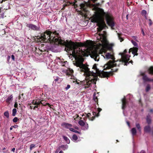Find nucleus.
<instances>
[{"label": "nucleus", "mask_w": 153, "mask_h": 153, "mask_svg": "<svg viewBox=\"0 0 153 153\" xmlns=\"http://www.w3.org/2000/svg\"><path fill=\"white\" fill-rule=\"evenodd\" d=\"M59 34L57 33L56 31L53 32L47 30L44 33L41 34L40 36H38L37 38L39 39H41L42 42H50L54 43L56 45L60 44L65 46V50L69 51L73 50L72 53L75 54V50L79 47H87L90 46L91 44V41L87 40L86 43H83L81 42H74L71 41L66 40V42L62 40L59 38Z\"/></svg>", "instance_id": "obj_1"}, {"label": "nucleus", "mask_w": 153, "mask_h": 153, "mask_svg": "<svg viewBox=\"0 0 153 153\" xmlns=\"http://www.w3.org/2000/svg\"><path fill=\"white\" fill-rule=\"evenodd\" d=\"M105 18L107 24L113 29L114 26V22L113 18L108 13H106L103 10H101L96 12L92 16L91 21V22H96L98 25L97 28V32H100L106 26L104 21V18Z\"/></svg>", "instance_id": "obj_2"}, {"label": "nucleus", "mask_w": 153, "mask_h": 153, "mask_svg": "<svg viewBox=\"0 0 153 153\" xmlns=\"http://www.w3.org/2000/svg\"><path fill=\"white\" fill-rule=\"evenodd\" d=\"M75 65L79 67V70L81 72L84 73V76H85V80L82 82V84L85 86V88L90 87L93 83H96L97 77L95 74L90 71L89 68L84 64L82 61L79 60H77L75 63Z\"/></svg>", "instance_id": "obj_3"}, {"label": "nucleus", "mask_w": 153, "mask_h": 153, "mask_svg": "<svg viewBox=\"0 0 153 153\" xmlns=\"http://www.w3.org/2000/svg\"><path fill=\"white\" fill-rule=\"evenodd\" d=\"M105 56L107 59H111L112 60H109L104 66V70L109 69L114 67L120 66V64L119 63V60H115V58L112 52L108 53H106Z\"/></svg>", "instance_id": "obj_4"}, {"label": "nucleus", "mask_w": 153, "mask_h": 153, "mask_svg": "<svg viewBox=\"0 0 153 153\" xmlns=\"http://www.w3.org/2000/svg\"><path fill=\"white\" fill-rule=\"evenodd\" d=\"M92 68L94 70H96V72H98L99 71L100 73V76H102L103 77H109L110 76L112 75V72H117L118 70V68L114 69L112 68L111 69L112 71L111 72H105L103 71H100L99 70V69L97 68V64H94L93 65Z\"/></svg>", "instance_id": "obj_5"}, {"label": "nucleus", "mask_w": 153, "mask_h": 153, "mask_svg": "<svg viewBox=\"0 0 153 153\" xmlns=\"http://www.w3.org/2000/svg\"><path fill=\"white\" fill-rule=\"evenodd\" d=\"M130 57V56L125 55L123 54L122 55V59H120L119 60V63H120V65L122 64L123 65V63H124V65L126 66H127L128 64L130 63L133 64V62L132 60L129 61Z\"/></svg>", "instance_id": "obj_6"}, {"label": "nucleus", "mask_w": 153, "mask_h": 153, "mask_svg": "<svg viewBox=\"0 0 153 153\" xmlns=\"http://www.w3.org/2000/svg\"><path fill=\"white\" fill-rule=\"evenodd\" d=\"M114 45L113 44L106 43L103 44L102 45V48L101 49V51L102 52L106 53L108 50L110 51H112V47Z\"/></svg>", "instance_id": "obj_7"}, {"label": "nucleus", "mask_w": 153, "mask_h": 153, "mask_svg": "<svg viewBox=\"0 0 153 153\" xmlns=\"http://www.w3.org/2000/svg\"><path fill=\"white\" fill-rule=\"evenodd\" d=\"M91 56L92 58L94 59L96 61H98L99 59V55L98 51L94 50L91 52Z\"/></svg>", "instance_id": "obj_8"}, {"label": "nucleus", "mask_w": 153, "mask_h": 153, "mask_svg": "<svg viewBox=\"0 0 153 153\" xmlns=\"http://www.w3.org/2000/svg\"><path fill=\"white\" fill-rule=\"evenodd\" d=\"M79 118L80 119H81L82 118L80 117H79ZM78 123L81 126L84 127L83 129L84 130L88 129V124L87 123L86 124L83 120H80L79 121Z\"/></svg>", "instance_id": "obj_9"}, {"label": "nucleus", "mask_w": 153, "mask_h": 153, "mask_svg": "<svg viewBox=\"0 0 153 153\" xmlns=\"http://www.w3.org/2000/svg\"><path fill=\"white\" fill-rule=\"evenodd\" d=\"M61 125L64 128L69 129L71 131L72 130H73V128H71L72 126V125L71 124L64 122L62 123Z\"/></svg>", "instance_id": "obj_10"}, {"label": "nucleus", "mask_w": 153, "mask_h": 153, "mask_svg": "<svg viewBox=\"0 0 153 153\" xmlns=\"http://www.w3.org/2000/svg\"><path fill=\"white\" fill-rule=\"evenodd\" d=\"M121 101L122 102V108L124 110L126 107V105L128 103V102L127 101L125 97L122 99Z\"/></svg>", "instance_id": "obj_11"}, {"label": "nucleus", "mask_w": 153, "mask_h": 153, "mask_svg": "<svg viewBox=\"0 0 153 153\" xmlns=\"http://www.w3.org/2000/svg\"><path fill=\"white\" fill-rule=\"evenodd\" d=\"M138 50V48L137 47H133V48H130L129 50V53H130L131 52L132 53L134 56H137L138 53H137Z\"/></svg>", "instance_id": "obj_12"}, {"label": "nucleus", "mask_w": 153, "mask_h": 153, "mask_svg": "<svg viewBox=\"0 0 153 153\" xmlns=\"http://www.w3.org/2000/svg\"><path fill=\"white\" fill-rule=\"evenodd\" d=\"M26 26L31 29L36 31L39 30V27L32 24H27Z\"/></svg>", "instance_id": "obj_13"}, {"label": "nucleus", "mask_w": 153, "mask_h": 153, "mask_svg": "<svg viewBox=\"0 0 153 153\" xmlns=\"http://www.w3.org/2000/svg\"><path fill=\"white\" fill-rule=\"evenodd\" d=\"M102 110V109L100 108H97V111H98V113H97L96 112H93V115H95V116H96V117H98L100 115L99 113Z\"/></svg>", "instance_id": "obj_14"}, {"label": "nucleus", "mask_w": 153, "mask_h": 153, "mask_svg": "<svg viewBox=\"0 0 153 153\" xmlns=\"http://www.w3.org/2000/svg\"><path fill=\"white\" fill-rule=\"evenodd\" d=\"M144 131L146 132H149L151 131V128L149 125H148L147 126H146L144 128Z\"/></svg>", "instance_id": "obj_15"}, {"label": "nucleus", "mask_w": 153, "mask_h": 153, "mask_svg": "<svg viewBox=\"0 0 153 153\" xmlns=\"http://www.w3.org/2000/svg\"><path fill=\"white\" fill-rule=\"evenodd\" d=\"M146 121L148 125H149L152 122V120L150 116L148 114L146 117Z\"/></svg>", "instance_id": "obj_16"}, {"label": "nucleus", "mask_w": 153, "mask_h": 153, "mask_svg": "<svg viewBox=\"0 0 153 153\" xmlns=\"http://www.w3.org/2000/svg\"><path fill=\"white\" fill-rule=\"evenodd\" d=\"M13 96L12 95H11L10 96H9L8 97L6 100V102L8 104H9L10 102H11L13 99Z\"/></svg>", "instance_id": "obj_17"}, {"label": "nucleus", "mask_w": 153, "mask_h": 153, "mask_svg": "<svg viewBox=\"0 0 153 153\" xmlns=\"http://www.w3.org/2000/svg\"><path fill=\"white\" fill-rule=\"evenodd\" d=\"M43 101H44V100H42L40 101H38V102L35 101L34 104V105L38 106V107H39L40 104H43L42 102Z\"/></svg>", "instance_id": "obj_18"}, {"label": "nucleus", "mask_w": 153, "mask_h": 153, "mask_svg": "<svg viewBox=\"0 0 153 153\" xmlns=\"http://www.w3.org/2000/svg\"><path fill=\"white\" fill-rule=\"evenodd\" d=\"M93 100L97 103V105L98 106L99 105L98 104V99L97 98V97L96 96L95 93L93 95Z\"/></svg>", "instance_id": "obj_19"}, {"label": "nucleus", "mask_w": 153, "mask_h": 153, "mask_svg": "<svg viewBox=\"0 0 153 153\" xmlns=\"http://www.w3.org/2000/svg\"><path fill=\"white\" fill-rule=\"evenodd\" d=\"M101 42L102 44V45L103 44H105L108 43V42L106 39V38L105 37H103L102 40H101Z\"/></svg>", "instance_id": "obj_20"}, {"label": "nucleus", "mask_w": 153, "mask_h": 153, "mask_svg": "<svg viewBox=\"0 0 153 153\" xmlns=\"http://www.w3.org/2000/svg\"><path fill=\"white\" fill-rule=\"evenodd\" d=\"M143 79L145 81H149V78L147 76L145 75L144 74H143Z\"/></svg>", "instance_id": "obj_21"}, {"label": "nucleus", "mask_w": 153, "mask_h": 153, "mask_svg": "<svg viewBox=\"0 0 153 153\" xmlns=\"http://www.w3.org/2000/svg\"><path fill=\"white\" fill-rule=\"evenodd\" d=\"M149 73V74H153V66H151L148 69Z\"/></svg>", "instance_id": "obj_22"}, {"label": "nucleus", "mask_w": 153, "mask_h": 153, "mask_svg": "<svg viewBox=\"0 0 153 153\" xmlns=\"http://www.w3.org/2000/svg\"><path fill=\"white\" fill-rule=\"evenodd\" d=\"M62 137L64 140L67 143H70V140L68 137L65 136H63Z\"/></svg>", "instance_id": "obj_23"}, {"label": "nucleus", "mask_w": 153, "mask_h": 153, "mask_svg": "<svg viewBox=\"0 0 153 153\" xmlns=\"http://www.w3.org/2000/svg\"><path fill=\"white\" fill-rule=\"evenodd\" d=\"M132 134L133 135H135L137 133L136 130L135 128H133L131 130Z\"/></svg>", "instance_id": "obj_24"}, {"label": "nucleus", "mask_w": 153, "mask_h": 153, "mask_svg": "<svg viewBox=\"0 0 153 153\" xmlns=\"http://www.w3.org/2000/svg\"><path fill=\"white\" fill-rule=\"evenodd\" d=\"M72 139L74 141H76L78 139V137L75 134H74L72 136Z\"/></svg>", "instance_id": "obj_25"}, {"label": "nucleus", "mask_w": 153, "mask_h": 153, "mask_svg": "<svg viewBox=\"0 0 153 153\" xmlns=\"http://www.w3.org/2000/svg\"><path fill=\"white\" fill-rule=\"evenodd\" d=\"M136 127H137V129H138V131H140L141 130V127H140V124L138 123H136Z\"/></svg>", "instance_id": "obj_26"}, {"label": "nucleus", "mask_w": 153, "mask_h": 153, "mask_svg": "<svg viewBox=\"0 0 153 153\" xmlns=\"http://www.w3.org/2000/svg\"><path fill=\"white\" fill-rule=\"evenodd\" d=\"M117 34H118V36L119 39L120 40V42H122L124 40V39H123V38L121 37V34H120L119 33H117Z\"/></svg>", "instance_id": "obj_27"}, {"label": "nucleus", "mask_w": 153, "mask_h": 153, "mask_svg": "<svg viewBox=\"0 0 153 153\" xmlns=\"http://www.w3.org/2000/svg\"><path fill=\"white\" fill-rule=\"evenodd\" d=\"M16 109L15 108H13L12 110V115L13 116H15L16 115Z\"/></svg>", "instance_id": "obj_28"}, {"label": "nucleus", "mask_w": 153, "mask_h": 153, "mask_svg": "<svg viewBox=\"0 0 153 153\" xmlns=\"http://www.w3.org/2000/svg\"><path fill=\"white\" fill-rule=\"evenodd\" d=\"M4 115L6 116L7 118L9 117V113L8 111L5 112L4 113Z\"/></svg>", "instance_id": "obj_29"}, {"label": "nucleus", "mask_w": 153, "mask_h": 153, "mask_svg": "<svg viewBox=\"0 0 153 153\" xmlns=\"http://www.w3.org/2000/svg\"><path fill=\"white\" fill-rule=\"evenodd\" d=\"M45 101L44 100V101H43V102H42V103H43V104L42 105L43 106H46V105H48L51 108V105H50V104H49V103H46V104H43L45 103Z\"/></svg>", "instance_id": "obj_30"}, {"label": "nucleus", "mask_w": 153, "mask_h": 153, "mask_svg": "<svg viewBox=\"0 0 153 153\" xmlns=\"http://www.w3.org/2000/svg\"><path fill=\"white\" fill-rule=\"evenodd\" d=\"M151 88L149 85H148L146 87V92H148L150 90Z\"/></svg>", "instance_id": "obj_31"}, {"label": "nucleus", "mask_w": 153, "mask_h": 153, "mask_svg": "<svg viewBox=\"0 0 153 153\" xmlns=\"http://www.w3.org/2000/svg\"><path fill=\"white\" fill-rule=\"evenodd\" d=\"M35 145L34 144H31L30 145V151H31L32 150V149L33 148H35Z\"/></svg>", "instance_id": "obj_32"}, {"label": "nucleus", "mask_w": 153, "mask_h": 153, "mask_svg": "<svg viewBox=\"0 0 153 153\" xmlns=\"http://www.w3.org/2000/svg\"><path fill=\"white\" fill-rule=\"evenodd\" d=\"M127 50H126V49H125L124 51H123V53H120V55H121V56H122V54H124L125 55H127L126 54V53L127 52ZM121 59H122V58Z\"/></svg>", "instance_id": "obj_33"}, {"label": "nucleus", "mask_w": 153, "mask_h": 153, "mask_svg": "<svg viewBox=\"0 0 153 153\" xmlns=\"http://www.w3.org/2000/svg\"><path fill=\"white\" fill-rule=\"evenodd\" d=\"M142 15L144 16L146 15L147 12L145 10H143L141 12Z\"/></svg>", "instance_id": "obj_34"}, {"label": "nucleus", "mask_w": 153, "mask_h": 153, "mask_svg": "<svg viewBox=\"0 0 153 153\" xmlns=\"http://www.w3.org/2000/svg\"><path fill=\"white\" fill-rule=\"evenodd\" d=\"M131 42L134 45V46L136 47L137 46V44L136 42L134 41L133 40H131Z\"/></svg>", "instance_id": "obj_35"}, {"label": "nucleus", "mask_w": 153, "mask_h": 153, "mask_svg": "<svg viewBox=\"0 0 153 153\" xmlns=\"http://www.w3.org/2000/svg\"><path fill=\"white\" fill-rule=\"evenodd\" d=\"M18 118L17 117H15L13 119V122L14 123H16V122L18 120Z\"/></svg>", "instance_id": "obj_36"}, {"label": "nucleus", "mask_w": 153, "mask_h": 153, "mask_svg": "<svg viewBox=\"0 0 153 153\" xmlns=\"http://www.w3.org/2000/svg\"><path fill=\"white\" fill-rule=\"evenodd\" d=\"M73 130H72V131H73L74 132L76 133H78V134H80V132L77 130H75L73 128Z\"/></svg>", "instance_id": "obj_37"}, {"label": "nucleus", "mask_w": 153, "mask_h": 153, "mask_svg": "<svg viewBox=\"0 0 153 153\" xmlns=\"http://www.w3.org/2000/svg\"><path fill=\"white\" fill-rule=\"evenodd\" d=\"M148 20L149 21V26H151L152 25V21L151 19H149Z\"/></svg>", "instance_id": "obj_38"}, {"label": "nucleus", "mask_w": 153, "mask_h": 153, "mask_svg": "<svg viewBox=\"0 0 153 153\" xmlns=\"http://www.w3.org/2000/svg\"><path fill=\"white\" fill-rule=\"evenodd\" d=\"M94 116H93L91 117H90V119H89V120L91 121H93L95 117H96V116H95V115Z\"/></svg>", "instance_id": "obj_39"}, {"label": "nucleus", "mask_w": 153, "mask_h": 153, "mask_svg": "<svg viewBox=\"0 0 153 153\" xmlns=\"http://www.w3.org/2000/svg\"><path fill=\"white\" fill-rule=\"evenodd\" d=\"M86 114V116L87 117H88L89 119H90V116L91 115V114L90 113H88L87 114Z\"/></svg>", "instance_id": "obj_40"}, {"label": "nucleus", "mask_w": 153, "mask_h": 153, "mask_svg": "<svg viewBox=\"0 0 153 153\" xmlns=\"http://www.w3.org/2000/svg\"><path fill=\"white\" fill-rule=\"evenodd\" d=\"M133 39L136 41L138 42V41L137 40V37L136 36H133Z\"/></svg>", "instance_id": "obj_41"}, {"label": "nucleus", "mask_w": 153, "mask_h": 153, "mask_svg": "<svg viewBox=\"0 0 153 153\" xmlns=\"http://www.w3.org/2000/svg\"><path fill=\"white\" fill-rule=\"evenodd\" d=\"M70 85H67V86L65 88L66 90H68V89H69L70 88Z\"/></svg>", "instance_id": "obj_42"}, {"label": "nucleus", "mask_w": 153, "mask_h": 153, "mask_svg": "<svg viewBox=\"0 0 153 153\" xmlns=\"http://www.w3.org/2000/svg\"><path fill=\"white\" fill-rule=\"evenodd\" d=\"M141 33H142L143 35V36H144L145 35V33H144L143 29L142 28L141 29Z\"/></svg>", "instance_id": "obj_43"}, {"label": "nucleus", "mask_w": 153, "mask_h": 153, "mask_svg": "<svg viewBox=\"0 0 153 153\" xmlns=\"http://www.w3.org/2000/svg\"><path fill=\"white\" fill-rule=\"evenodd\" d=\"M18 106V104L17 102H16L14 105V107L15 108H17Z\"/></svg>", "instance_id": "obj_44"}, {"label": "nucleus", "mask_w": 153, "mask_h": 153, "mask_svg": "<svg viewBox=\"0 0 153 153\" xmlns=\"http://www.w3.org/2000/svg\"><path fill=\"white\" fill-rule=\"evenodd\" d=\"M11 58L13 60H15V56L14 55H12L11 56Z\"/></svg>", "instance_id": "obj_45"}, {"label": "nucleus", "mask_w": 153, "mask_h": 153, "mask_svg": "<svg viewBox=\"0 0 153 153\" xmlns=\"http://www.w3.org/2000/svg\"><path fill=\"white\" fill-rule=\"evenodd\" d=\"M14 128H17L18 127V126L17 125H14V126H12Z\"/></svg>", "instance_id": "obj_46"}, {"label": "nucleus", "mask_w": 153, "mask_h": 153, "mask_svg": "<svg viewBox=\"0 0 153 153\" xmlns=\"http://www.w3.org/2000/svg\"><path fill=\"white\" fill-rule=\"evenodd\" d=\"M80 7H81L83 8L85 6V5L83 4H80Z\"/></svg>", "instance_id": "obj_47"}, {"label": "nucleus", "mask_w": 153, "mask_h": 153, "mask_svg": "<svg viewBox=\"0 0 153 153\" xmlns=\"http://www.w3.org/2000/svg\"><path fill=\"white\" fill-rule=\"evenodd\" d=\"M60 78L59 77H57L56 79H55L54 80L56 82L57 81H58V80Z\"/></svg>", "instance_id": "obj_48"}, {"label": "nucleus", "mask_w": 153, "mask_h": 153, "mask_svg": "<svg viewBox=\"0 0 153 153\" xmlns=\"http://www.w3.org/2000/svg\"><path fill=\"white\" fill-rule=\"evenodd\" d=\"M79 117V115H78L77 114H76L75 116H74V117H75V119H76Z\"/></svg>", "instance_id": "obj_49"}, {"label": "nucleus", "mask_w": 153, "mask_h": 153, "mask_svg": "<svg viewBox=\"0 0 153 153\" xmlns=\"http://www.w3.org/2000/svg\"><path fill=\"white\" fill-rule=\"evenodd\" d=\"M36 108H38V109H39V107H38V106H37V105H36L33 108H34V109H35Z\"/></svg>", "instance_id": "obj_50"}, {"label": "nucleus", "mask_w": 153, "mask_h": 153, "mask_svg": "<svg viewBox=\"0 0 153 153\" xmlns=\"http://www.w3.org/2000/svg\"><path fill=\"white\" fill-rule=\"evenodd\" d=\"M149 112L151 113H153V109H151L149 110Z\"/></svg>", "instance_id": "obj_51"}, {"label": "nucleus", "mask_w": 153, "mask_h": 153, "mask_svg": "<svg viewBox=\"0 0 153 153\" xmlns=\"http://www.w3.org/2000/svg\"><path fill=\"white\" fill-rule=\"evenodd\" d=\"M98 0H92V1L94 3H95Z\"/></svg>", "instance_id": "obj_52"}, {"label": "nucleus", "mask_w": 153, "mask_h": 153, "mask_svg": "<svg viewBox=\"0 0 153 153\" xmlns=\"http://www.w3.org/2000/svg\"><path fill=\"white\" fill-rule=\"evenodd\" d=\"M15 148H13L12 149V150L11 151L13 152H14L15 151Z\"/></svg>", "instance_id": "obj_53"}, {"label": "nucleus", "mask_w": 153, "mask_h": 153, "mask_svg": "<svg viewBox=\"0 0 153 153\" xmlns=\"http://www.w3.org/2000/svg\"><path fill=\"white\" fill-rule=\"evenodd\" d=\"M96 5L97 6H99L100 5V4L99 3H97L96 4Z\"/></svg>", "instance_id": "obj_54"}, {"label": "nucleus", "mask_w": 153, "mask_h": 153, "mask_svg": "<svg viewBox=\"0 0 153 153\" xmlns=\"http://www.w3.org/2000/svg\"><path fill=\"white\" fill-rule=\"evenodd\" d=\"M150 82H153V79H149V81Z\"/></svg>", "instance_id": "obj_55"}, {"label": "nucleus", "mask_w": 153, "mask_h": 153, "mask_svg": "<svg viewBox=\"0 0 153 153\" xmlns=\"http://www.w3.org/2000/svg\"><path fill=\"white\" fill-rule=\"evenodd\" d=\"M145 153V152L144 151H142L140 153Z\"/></svg>", "instance_id": "obj_56"}, {"label": "nucleus", "mask_w": 153, "mask_h": 153, "mask_svg": "<svg viewBox=\"0 0 153 153\" xmlns=\"http://www.w3.org/2000/svg\"><path fill=\"white\" fill-rule=\"evenodd\" d=\"M70 71L71 74H72L73 73V71L72 70H70Z\"/></svg>", "instance_id": "obj_57"}, {"label": "nucleus", "mask_w": 153, "mask_h": 153, "mask_svg": "<svg viewBox=\"0 0 153 153\" xmlns=\"http://www.w3.org/2000/svg\"><path fill=\"white\" fill-rule=\"evenodd\" d=\"M13 127L12 126L10 128V130H12L13 129Z\"/></svg>", "instance_id": "obj_58"}, {"label": "nucleus", "mask_w": 153, "mask_h": 153, "mask_svg": "<svg viewBox=\"0 0 153 153\" xmlns=\"http://www.w3.org/2000/svg\"><path fill=\"white\" fill-rule=\"evenodd\" d=\"M35 102V101L34 100H33L32 102V104L34 105V103Z\"/></svg>", "instance_id": "obj_59"}, {"label": "nucleus", "mask_w": 153, "mask_h": 153, "mask_svg": "<svg viewBox=\"0 0 153 153\" xmlns=\"http://www.w3.org/2000/svg\"><path fill=\"white\" fill-rule=\"evenodd\" d=\"M127 124L128 125V126H130V123H129V122H127Z\"/></svg>", "instance_id": "obj_60"}, {"label": "nucleus", "mask_w": 153, "mask_h": 153, "mask_svg": "<svg viewBox=\"0 0 153 153\" xmlns=\"http://www.w3.org/2000/svg\"><path fill=\"white\" fill-rule=\"evenodd\" d=\"M144 16L145 17L146 19H147V17L146 15Z\"/></svg>", "instance_id": "obj_61"}, {"label": "nucleus", "mask_w": 153, "mask_h": 153, "mask_svg": "<svg viewBox=\"0 0 153 153\" xmlns=\"http://www.w3.org/2000/svg\"><path fill=\"white\" fill-rule=\"evenodd\" d=\"M59 153H63V152L62 151H60Z\"/></svg>", "instance_id": "obj_62"}, {"label": "nucleus", "mask_w": 153, "mask_h": 153, "mask_svg": "<svg viewBox=\"0 0 153 153\" xmlns=\"http://www.w3.org/2000/svg\"><path fill=\"white\" fill-rule=\"evenodd\" d=\"M21 96H20V95H19V100L21 99Z\"/></svg>", "instance_id": "obj_63"}, {"label": "nucleus", "mask_w": 153, "mask_h": 153, "mask_svg": "<svg viewBox=\"0 0 153 153\" xmlns=\"http://www.w3.org/2000/svg\"><path fill=\"white\" fill-rule=\"evenodd\" d=\"M76 83L77 84H79V82H77V81H76Z\"/></svg>", "instance_id": "obj_64"}]
</instances>
